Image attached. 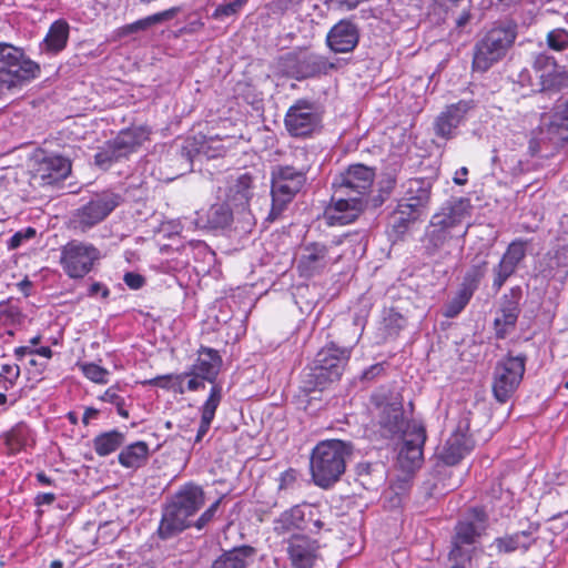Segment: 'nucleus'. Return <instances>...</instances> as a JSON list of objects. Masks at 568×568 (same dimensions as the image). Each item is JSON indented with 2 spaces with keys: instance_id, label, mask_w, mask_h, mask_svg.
I'll use <instances>...</instances> for the list:
<instances>
[{
  "instance_id": "obj_1",
  "label": "nucleus",
  "mask_w": 568,
  "mask_h": 568,
  "mask_svg": "<svg viewBox=\"0 0 568 568\" xmlns=\"http://www.w3.org/2000/svg\"><path fill=\"white\" fill-rule=\"evenodd\" d=\"M374 178V170L363 164L349 165L335 178L332 204L325 213L331 225H345L357 219L364 209V199Z\"/></svg>"
},
{
  "instance_id": "obj_2",
  "label": "nucleus",
  "mask_w": 568,
  "mask_h": 568,
  "mask_svg": "<svg viewBox=\"0 0 568 568\" xmlns=\"http://www.w3.org/2000/svg\"><path fill=\"white\" fill-rule=\"evenodd\" d=\"M351 443L339 439L320 442L310 458L311 475L314 484L329 488L336 484L346 469V462L352 456Z\"/></svg>"
},
{
  "instance_id": "obj_3",
  "label": "nucleus",
  "mask_w": 568,
  "mask_h": 568,
  "mask_svg": "<svg viewBox=\"0 0 568 568\" xmlns=\"http://www.w3.org/2000/svg\"><path fill=\"white\" fill-rule=\"evenodd\" d=\"M39 73L40 65L27 57L21 48L0 42V92L21 87Z\"/></svg>"
},
{
  "instance_id": "obj_4",
  "label": "nucleus",
  "mask_w": 568,
  "mask_h": 568,
  "mask_svg": "<svg viewBox=\"0 0 568 568\" xmlns=\"http://www.w3.org/2000/svg\"><path fill=\"white\" fill-rule=\"evenodd\" d=\"M488 526V517L480 508H471L455 526L449 561L466 562L471 558L480 537Z\"/></svg>"
},
{
  "instance_id": "obj_5",
  "label": "nucleus",
  "mask_w": 568,
  "mask_h": 568,
  "mask_svg": "<svg viewBox=\"0 0 568 568\" xmlns=\"http://www.w3.org/2000/svg\"><path fill=\"white\" fill-rule=\"evenodd\" d=\"M372 403L379 410V432L385 438L405 435L412 430L404 418L403 403L399 394L382 387L372 395Z\"/></svg>"
},
{
  "instance_id": "obj_6",
  "label": "nucleus",
  "mask_w": 568,
  "mask_h": 568,
  "mask_svg": "<svg viewBox=\"0 0 568 568\" xmlns=\"http://www.w3.org/2000/svg\"><path fill=\"white\" fill-rule=\"evenodd\" d=\"M516 38L514 27H497L489 30L476 44L473 68L485 72L498 62L511 47Z\"/></svg>"
},
{
  "instance_id": "obj_7",
  "label": "nucleus",
  "mask_w": 568,
  "mask_h": 568,
  "mask_svg": "<svg viewBox=\"0 0 568 568\" xmlns=\"http://www.w3.org/2000/svg\"><path fill=\"white\" fill-rule=\"evenodd\" d=\"M304 169L278 165L272 171V210L270 219L275 220L305 183Z\"/></svg>"
},
{
  "instance_id": "obj_8",
  "label": "nucleus",
  "mask_w": 568,
  "mask_h": 568,
  "mask_svg": "<svg viewBox=\"0 0 568 568\" xmlns=\"http://www.w3.org/2000/svg\"><path fill=\"white\" fill-rule=\"evenodd\" d=\"M348 358V348H339L335 344L322 348L310 367L308 383L314 387H324L339 379Z\"/></svg>"
},
{
  "instance_id": "obj_9",
  "label": "nucleus",
  "mask_w": 568,
  "mask_h": 568,
  "mask_svg": "<svg viewBox=\"0 0 568 568\" xmlns=\"http://www.w3.org/2000/svg\"><path fill=\"white\" fill-rule=\"evenodd\" d=\"M432 183L412 179L404 184V193L393 217L398 225L416 220L430 202Z\"/></svg>"
},
{
  "instance_id": "obj_10",
  "label": "nucleus",
  "mask_w": 568,
  "mask_h": 568,
  "mask_svg": "<svg viewBox=\"0 0 568 568\" xmlns=\"http://www.w3.org/2000/svg\"><path fill=\"white\" fill-rule=\"evenodd\" d=\"M526 356H507L495 367L493 393L496 399L505 403L519 386L525 373Z\"/></svg>"
},
{
  "instance_id": "obj_11",
  "label": "nucleus",
  "mask_w": 568,
  "mask_h": 568,
  "mask_svg": "<svg viewBox=\"0 0 568 568\" xmlns=\"http://www.w3.org/2000/svg\"><path fill=\"white\" fill-rule=\"evenodd\" d=\"M121 201V195L111 191L95 194L87 204L73 213L72 223L74 227L82 232L93 227L106 219L120 205Z\"/></svg>"
},
{
  "instance_id": "obj_12",
  "label": "nucleus",
  "mask_w": 568,
  "mask_h": 568,
  "mask_svg": "<svg viewBox=\"0 0 568 568\" xmlns=\"http://www.w3.org/2000/svg\"><path fill=\"white\" fill-rule=\"evenodd\" d=\"M99 257L100 253L92 244L71 241L61 250L60 264L71 278H82Z\"/></svg>"
},
{
  "instance_id": "obj_13",
  "label": "nucleus",
  "mask_w": 568,
  "mask_h": 568,
  "mask_svg": "<svg viewBox=\"0 0 568 568\" xmlns=\"http://www.w3.org/2000/svg\"><path fill=\"white\" fill-rule=\"evenodd\" d=\"M318 108L304 99L297 100L285 114L284 124L292 136L304 138L311 135L321 123Z\"/></svg>"
},
{
  "instance_id": "obj_14",
  "label": "nucleus",
  "mask_w": 568,
  "mask_h": 568,
  "mask_svg": "<svg viewBox=\"0 0 568 568\" xmlns=\"http://www.w3.org/2000/svg\"><path fill=\"white\" fill-rule=\"evenodd\" d=\"M332 248V246L318 242L305 244L301 250L297 262L301 275L305 277L314 276L328 265L336 263L341 255H334Z\"/></svg>"
},
{
  "instance_id": "obj_15",
  "label": "nucleus",
  "mask_w": 568,
  "mask_h": 568,
  "mask_svg": "<svg viewBox=\"0 0 568 568\" xmlns=\"http://www.w3.org/2000/svg\"><path fill=\"white\" fill-rule=\"evenodd\" d=\"M71 173V161L58 154L43 155L34 160L33 178L42 185H52Z\"/></svg>"
},
{
  "instance_id": "obj_16",
  "label": "nucleus",
  "mask_w": 568,
  "mask_h": 568,
  "mask_svg": "<svg viewBox=\"0 0 568 568\" xmlns=\"http://www.w3.org/2000/svg\"><path fill=\"white\" fill-rule=\"evenodd\" d=\"M528 241L515 240L513 241L506 252L503 254L499 263L493 268V287L497 292L505 282L516 272L518 265L526 257Z\"/></svg>"
},
{
  "instance_id": "obj_17",
  "label": "nucleus",
  "mask_w": 568,
  "mask_h": 568,
  "mask_svg": "<svg viewBox=\"0 0 568 568\" xmlns=\"http://www.w3.org/2000/svg\"><path fill=\"white\" fill-rule=\"evenodd\" d=\"M425 440V428L413 424L412 430L404 435V443L398 454V462L403 469L410 471L420 466Z\"/></svg>"
},
{
  "instance_id": "obj_18",
  "label": "nucleus",
  "mask_w": 568,
  "mask_h": 568,
  "mask_svg": "<svg viewBox=\"0 0 568 568\" xmlns=\"http://www.w3.org/2000/svg\"><path fill=\"white\" fill-rule=\"evenodd\" d=\"M470 201L468 199H458L445 206L442 212L432 217L430 226L440 227L453 233H458L459 230H468L463 226V222L470 215Z\"/></svg>"
},
{
  "instance_id": "obj_19",
  "label": "nucleus",
  "mask_w": 568,
  "mask_h": 568,
  "mask_svg": "<svg viewBox=\"0 0 568 568\" xmlns=\"http://www.w3.org/2000/svg\"><path fill=\"white\" fill-rule=\"evenodd\" d=\"M471 108L470 101H459L448 105L435 120V134L446 140L454 138L457 128Z\"/></svg>"
},
{
  "instance_id": "obj_20",
  "label": "nucleus",
  "mask_w": 568,
  "mask_h": 568,
  "mask_svg": "<svg viewBox=\"0 0 568 568\" xmlns=\"http://www.w3.org/2000/svg\"><path fill=\"white\" fill-rule=\"evenodd\" d=\"M287 552L294 568H313L318 556V545L307 536L294 535L288 540Z\"/></svg>"
},
{
  "instance_id": "obj_21",
  "label": "nucleus",
  "mask_w": 568,
  "mask_h": 568,
  "mask_svg": "<svg viewBox=\"0 0 568 568\" xmlns=\"http://www.w3.org/2000/svg\"><path fill=\"white\" fill-rule=\"evenodd\" d=\"M326 41L334 52H351L358 43V30L354 23L342 20L331 29Z\"/></svg>"
},
{
  "instance_id": "obj_22",
  "label": "nucleus",
  "mask_w": 568,
  "mask_h": 568,
  "mask_svg": "<svg viewBox=\"0 0 568 568\" xmlns=\"http://www.w3.org/2000/svg\"><path fill=\"white\" fill-rule=\"evenodd\" d=\"M222 366V358L217 351L209 347H201L197 352V358L192 365L186 375H196L201 379L214 383L220 368Z\"/></svg>"
},
{
  "instance_id": "obj_23",
  "label": "nucleus",
  "mask_w": 568,
  "mask_h": 568,
  "mask_svg": "<svg viewBox=\"0 0 568 568\" xmlns=\"http://www.w3.org/2000/svg\"><path fill=\"white\" fill-rule=\"evenodd\" d=\"M192 525L190 516L179 509L173 503L166 505L158 529L161 539H170Z\"/></svg>"
},
{
  "instance_id": "obj_24",
  "label": "nucleus",
  "mask_w": 568,
  "mask_h": 568,
  "mask_svg": "<svg viewBox=\"0 0 568 568\" xmlns=\"http://www.w3.org/2000/svg\"><path fill=\"white\" fill-rule=\"evenodd\" d=\"M254 194L253 176L248 173L232 176L229 181L226 202L244 210Z\"/></svg>"
},
{
  "instance_id": "obj_25",
  "label": "nucleus",
  "mask_w": 568,
  "mask_h": 568,
  "mask_svg": "<svg viewBox=\"0 0 568 568\" xmlns=\"http://www.w3.org/2000/svg\"><path fill=\"white\" fill-rule=\"evenodd\" d=\"M520 294L511 292L510 296L505 295L500 308V315L495 318L496 334L499 338H504L515 325L520 313L519 308Z\"/></svg>"
},
{
  "instance_id": "obj_26",
  "label": "nucleus",
  "mask_w": 568,
  "mask_h": 568,
  "mask_svg": "<svg viewBox=\"0 0 568 568\" xmlns=\"http://www.w3.org/2000/svg\"><path fill=\"white\" fill-rule=\"evenodd\" d=\"M463 429L460 424L457 432L447 439L440 453V458L447 465L457 464L473 448L470 437Z\"/></svg>"
},
{
  "instance_id": "obj_27",
  "label": "nucleus",
  "mask_w": 568,
  "mask_h": 568,
  "mask_svg": "<svg viewBox=\"0 0 568 568\" xmlns=\"http://www.w3.org/2000/svg\"><path fill=\"white\" fill-rule=\"evenodd\" d=\"M149 132L144 128H132L121 131L113 140V148H115L118 155L121 159L128 158L131 153L135 152L139 146L148 139Z\"/></svg>"
},
{
  "instance_id": "obj_28",
  "label": "nucleus",
  "mask_w": 568,
  "mask_h": 568,
  "mask_svg": "<svg viewBox=\"0 0 568 568\" xmlns=\"http://www.w3.org/2000/svg\"><path fill=\"white\" fill-rule=\"evenodd\" d=\"M171 503L187 516L193 517L205 503L204 493L199 486L186 485L176 493Z\"/></svg>"
},
{
  "instance_id": "obj_29",
  "label": "nucleus",
  "mask_w": 568,
  "mask_h": 568,
  "mask_svg": "<svg viewBox=\"0 0 568 568\" xmlns=\"http://www.w3.org/2000/svg\"><path fill=\"white\" fill-rule=\"evenodd\" d=\"M547 128V135L552 141L568 140V99L556 104L554 113L550 115Z\"/></svg>"
},
{
  "instance_id": "obj_30",
  "label": "nucleus",
  "mask_w": 568,
  "mask_h": 568,
  "mask_svg": "<svg viewBox=\"0 0 568 568\" xmlns=\"http://www.w3.org/2000/svg\"><path fill=\"white\" fill-rule=\"evenodd\" d=\"M336 65L329 62L327 58L317 53H306L297 61L296 73L301 78H311L318 74H326Z\"/></svg>"
},
{
  "instance_id": "obj_31",
  "label": "nucleus",
  "mask_w": 568,
  "mask_h": 568,
  "mask_svg": "<svg viewBox=\"0 0 568 568\" xmlns=\"http://www.w3.org/2000/svg\"><path fill=\"white\" fill-rule=\"evenodd\" d=\"M178 12H179V8H170L162 12L151 14V16L140 19L133 23L123 26L122 28L119 29V36L125 37L131 33L146 31L154 26L161 24L165 21L173 19Z\"/></svg>"
},
{
  "instance_id": "obj_32",
  "label": "nucleus",
  "mask_w": 568,
  "mask_h": 568,
  "mask_svg": "<svg viewBox=\"0 0 568 568\" xmlns=\"http://www.w3.org/2000/svg\"><path fill=\"white\" fill-rule=\"evenodd\" d=\"M532 542L534 538L531 537V532L523 530L513 535L498 537L494 540L491 546L497 549L498 554H509L516 550L526 551Z\"/></svg>"
},
{
  "instance_id": "obj_33",
  "label": "nucleus",
  "mask_w": 568,
  "mask_h": 568,
  "mask_svg": "<svg viewBox=\"0 0 568 568\" xmlns=\"http://www.w3.org/2000/svg\"><path fill=\"white\" fill-rule=\"evenodd\" d=\"M69 29L67 21H54L42 42V50L50 53H58L62 51L69 39Z\"/></svg>"
},
{
  "instance_id": "obj_34",
  "label": "nucleus",
  "mask_w": 568,
  "mask_h": 568,
  "mask_svg": "<svg viewBox=\"0 0 568 568\" xmlns=\"http://www.w3.org/2000/svg\"><path fill=\"white\" fill-rule=\"evenodd\" d=\"M253 554L254 549L250 546L234 548L216 558L211 568H246Z\"/></svg>"
},
{
  "instance_id": "obj_35",
  "label": "nucleus",
  "mask_w": 568,
  "mask_h": 568,
  "mask_svg": "<svg viewBox=\"0 0 568 568\" xmlns=\"http://www.w3.org/2000/svg\"><path fill=\"white\" fill-rule=\"evenodd\" d=\"M221 398H222L221 387L217 385H214L211 388L209 398L206 399V402L204 403V405L202 407L201 423H200V427L196 433L195 443L201 442L202 438L206 435V433L211 426V423L214 418L216 408L220 405Z\"/></svg>"
},
{
  "instance_id": "obj_36",
  "label": "nucleus",
  "mask_w": 568,
  "mask_h": 568,
  "mask_svg": "<svg viewBox=\"0 0 568 568\" xmlns=\"http://www.w3.org/2000/svg\"><path fill=\"white\" fill-rule=\"evenodd\" d=\"M148 455V444L144 442H136L125 447L119 454V462L126 468H138L146 462Z\"/></svg>"
},
{
  "instance_id": "obj_37",
  "label": "nucleus",
  "mask_w": 568,
  "mask_h": 568,
  "mask_svg": "<svg viewBox=\"0 0 568 568\" xmlns=\"http://www.w3.org/2000/svg\"><path fill=\"white\" fill-rule=\"evenodd\" d=\"M488 270V262L485 257H476L464 276L462 291L473 296Z\"/></svg>"
},
{
  "instance_id": "obj_38",
  "label": "nucleus",
  "mask_w": 568,
  "mask_h": 568,
  "mask_svg": "<svg viewBox=\"0 0 568 568\" xmlns=\"http://www.w3.org/2000/svg\"><path fill=\"white\" fill-rule=\"evenodd\" d=\"M303 520L304 514L302 509L300 507H293L281 514V516L274 520L273 530L276 535L283 536L300 528Z\"/></svg>"
},
{
  "instance_id": "obj_39",
  "label": "nucleus",
  "mask_w": 568,
  "mask_h": 568,
  "mask_svg": "<svg viewBox=\"0 0 568 568\" xmlns=\"http://www.w3.org/2000/svg\"><path fill=\"white\" fill-rule=\"evenodd\" d=\"M430 231L428 233V246L427 250L430 253H435L443 248L446 244H448L453 240H462L467 234V229L459 230L458 233H453L446 230H442L440 227L430 226Z\"/></svg>"
},
{
  "instance_id": "obj_40",
  "label": "nucleus",
  "mask_w": 568,
  "mask_h": 568,
  "mask_svg": "<svg viewBox=\"0 0 568 568\" xmlns=\"http://www.w3.org/2000/svg\"><path fill=\"white\" fill-rule=\"evenodd\" d=\"M549 274L556 275L562 273L564 276L568 273V244L561 245L546 255V268Z\"/></svg>"
},
{
  "instance_id": "obj_41",
  "label": "nucleus",
  "mask_w": 568,
  "mask_h": 568,
  "mask_svg": "<svg viewBox=\"0 0 568 568\" xmlns=\"http://www.w3.org/2000/svg\"><path fill=\"white\" fill-rule=\"evenodd\" d=\"M124 442V435L118 430H111L99 435L94 439V450L100 456H106L116 450Z\"/></svg>"
},
{
  "instance_id": "obj_42",
  "label": "nucleus",
  "mask_w": 568,
  "mask_h": 568,
  "mask_svg": "<svg viewBox=\"0 0 568 568\" xmlns=\"http://www.w3.org/2000/svg\"><path fill=\"white\" fill-rule=\"evenodd\" d=\"M229 205L230 204L226 202V204H215L211 206L207 215V223L211 227H224L231 222L232 214Z\"/></svg>"
},
{
  "instance_id": "obj_43",
  "label": "nucleus",
  "mask_w": 568,
  "mask_h": 568,
  "mask_svg": "<svg viewBox=\"0 0 568 568\" xmlns=\"http://www.w3.org/2000/svg\"><path fill=\"white\" fill-rule=\"evenodd\" d=\"M120 160V155H118L115 148H113L110 141L94 155V163L103 170L109 169L114 162Z\"/></svg>"
},
{
  "instance_id": "obj_44",
  "label": "nucleus",
  "mask_w": 568,
  "mask_h": 568,
  "mask_svg": "<svg viewBox=\"0 0 568 568\" xmlns=\"http://www.w3.org/2000/svg\"><path fill=\"white\" fill-rule=\"evenodd\" d=\"M546 43L551 50L565 51L568 49V30L564 28L552 29L547 33Z\"/></svg>"
},
{
  "instance_id": "obj_45",
  "label": "nucleus",
  "mask_w": 568,
  "mask_h": 568,
  "mask_svg": "<svg viewBox=\"0 0 568 568\" xmlns=\"http://www.w3.org/2000/svg\"><path fill=\"white\" fill-rule=\"evenodd\" d=\"M20 376V367L16 364H4L0 372V383L3 389L12 388Z\"/></svg>"
},
{
  "instance_id": "obj_46",
  "label": "nucleus",
  "mask_w": 568,
  "mask_h": 568,
  "mask_svg": "<svg viewBox=\"0 0 568 568\" xmlns=\"http://www.w3.org/2000/svg\"><path fill=\"white\" fill-rule=\"evenodd\" d=\"M81 368H82L83 374L92 382L101 383V384H104L108 382L106 376H108L109 372L106 369L100 367L99 365L89 363V364H83L81 366Z\"/></svg>"
},
{
  "instance_id": "obj_47",
  "label": "nucleus",
  "mask_w": 568,
  "mask_h": 568,
  "mask_svg": "<svg viewBox=\"0 0 568 568\" xmlns=\"http://www.w3.org/2000/svg\"><path fill=\"white\" fill-rule=\"evenodd\" d=\"M534 68L536 71L541 72L540 78L550 75L556 68V61L552 57L540 53L535 58Z\"/></svg>"
},
{
  "instance_id": "obj_48",
  "label": "nucleus",
  "mask_w": 568,
  "mask_h": 568,
  "mask_svg": "<svg viewBox=\"0 0 568 568\" xmlns=\"http://www.w3.org/2000/svg\"><path fill=\"white\" fill-rule=\"evenodd\" d=\"M470 295L460 290L459 294L447 305L445 315L447 317H455L467 305Z\"/></svg>"
},
{
  "instance_id": "obj_49",
  "label": "nucleus",
  "mask_w": 568,
  "mask_h": 568,
  "mask_svg": "<svg viewBox=\"0 0 568 568\" xmlns=\"http://www.w3.org/2000/svg\"><path fill=\"white\" fill-rule=\"evenodd\" d=\"M21 313L19 308L10 302L0 303V320L6 322L16 323L20 320Z\"/></svg>"
},
{
  "instance_id": "obj_50",
  "label": "nucleus",
  "mask_w": 568,
  "mask_h": 568,
  "mask_svg": "<svg viewBox=\"0 0 568 568\" xmlns=\"http://www.w3.org/2000/svg\"><path fill=\"white\" fill-rule=\"evenodd\" d=\"M36 236V230L33 227H28L24 231H19L14 233L8 242L9 250H17L20 247L24 240H30Z\"/></svg>"
},
{
  "instance_id": "obj_51",
  "label": "nucleus",
  "mask_w": 568,
  "mask_h": 568,
  "mask_svg": "<svg viewBox=\"0 0 568 568\" xmlns=\"http://www.w3.org/2000/svg\"><path fill=\"white\" fill-rule=\"evenodd\" d=\"M241 8L242 7L235 0L225 4H221L214 10L213 18L219 19L233 16L237 13Z\"/></svg>"
},
{
  "instance_id": "obj_52",
  "label": "nucleus",
  "mask_w": 568,
  "mask_h": 568,
  "mask_svg": "<svg viewBox=\"0 0 568 568\" xmlns=\"http://www.w3.org/2000/svg\"><path fill=\"white\" fill-rule=\"evenodd\" d=\"M220 506V499L213 503L194 523V526L201 530L203 529L215 516V513Z\"/></svg>"
},
{
  "instance_id": "obj_53",
  "label": "nucleus",
  "mask_w": 568,
  "mask_h": 568,
  "mask_svg": "<svg viewBox=\"0 0 568 568\" xmlns=\"http://www.w3.org/2000/svg\"><path fill=\"white\" fill-rule=\"evenodd\" d=\"M357 476L359 477L362 485H368L367 477L372 476L377 471L376 466L369 463H359L356 467Z\"/></svg>"
},
{
  "instance_id": "obj_54",
  "label": "nucleus",
  "mask_w": 568,
  "mask_h": 568,
  "mask_svg": "<svg viewBox=\"0 0 568 568\" xmlns=\"http://www.w3.org/2000/svg\"><path fill=\"white\" fill-rule=\"evenodd\" d=\"M124 283L133 290H139L144 284V277L140 274L129 272L123 277Z\"/></svg>"
},
{
  "instance_id": "obj_55",
  "label": "nucleus",
  "mask_w": 568,
  "mask_h": 568,
  "mask_svg": "<svg viewBox=\"0 0 568 568\" xmlns=\"http://www.w3.org/2000/svg\"><path fill=\"white\" fill-rule=\"evenodd\" d=\"M296 480V471L293 469H288L284 471L280 477L278 489H286L291 487Z\"/></svg>"
},
{
  "instance_id": "obj_56",
  "label": "nucleus",
  "mask_w": 568,
  "mask_h": 568,
  "mask_svg": "<svg viewBox=\"0 0 568 568\" xmlns=\"http://www.w3.org/2000/svg\"><path fill=\"white\" fill-rule=\"evenodd\" d=\"M172 378H173L172 374L171 375H162V376H156L152 379L145 381L144 384L154 385V386H159L161 388L170 389L171 384H172Z\"/></svg>"
},
{
  "instance_id": "obj_57",
  "label": "nucleus",
  "mask_w": 568,
  "mask_h": 568,
  "mask_svg": "<svg viewBox=\"0 0 568 568\" xmlns=\"http://www.w3.org/2000/svg\"><path fill=\"white\" fill-rule=\"evenodd\" d=\"M176 160L182 163V168L178 174H184L186 171L191 169V158L190 152L185 149L181 150V152L176 153Z\"/></svg>"
},
{
  "instance_id": "obj_58",
  "label": "nucleus",
  "mask_w": 568,
  "mask_h": 568,
  "mask_svg": "<svg viewBox=\"0 0 568 568\" xmlns=\"http://www.w3.org/2000/svg\"><path fill=\"white\" fill-rule=\"evenodd\" d=\"M101 399L108 403H112L115 406L123 405V399L118 395L116 390L113 388H109L101 396Z\"/></svg>"
},
{
  "instance_id": "obj_59",
  "label": "nucleus",
  "mask_w": 568,
  "mask_h": 568,
  "mask_svg": "<svg viewBox=\"0 0 568 568\" xmlns=\"http://www.w3.org/2000/svg\"><path fill=\"white\" fill-rule=\"evenodd\" d=\"M186 377V372L182 374L173 375L171 389H173L175 393L183 394L184 387H183V381Z\"/></svg>"
},
{
  "instance_id": "obj_60",
  "label": "nucleus",
  "mask_w": 568,
  "mask_h": 568,
  "mask_svg": "<svg viewBox=\"0 0 568 568\" xmlns=\"http://www.w3.org/2000/svg\"><path fill=\"white\" fill-rule=\"evenodd\" d=\"M98 293H100L103 298H106L110 294V291L106 286H104L101 283H93L89 288V294L93 296L97 295Z\"/></svg>"
},
{
  "instance_id": "obj_61",
  "label": "nucleus",
  "mask_w": 568,
  "mask_h": 568,
  "mask_svg": "<svg viewBox=\"0 0 568 568\" xmlns=\"http://www.w3.org/2000/svg\"><path fill=\"white\" fill-rule=\"evenodd\" d=\"M186 377H191L187 382V389L189 390H196L199 388H203L204 387V381L205 379H201L200 376H196V375H186Z\"/></svg>"
},
{
  "instance_id": "obj_62",
  "label": "nucleus",
  "mask_w": 568,
  "mask_h": 568,
  "mask_svg": "<svg viewBox=\"0 0 568 568\" xmlns=\"http://www.w3.org/2000/svg\"><path fill=\"white\" fill-rule=\"evenodd\" d=\"M55 500V495L52 493H43L39 494L36 497V504L37 505H51Z\"/></svg>"
},
{
  "instance_id": "obj_63",
  "label": "nucleus",
  "mask_w": 568,
  "mask_h": 568,
  "mask_svg": "<svg viewBox=\"0 0 568 568\" xmlns=\"http://www.w3.org/2000/svg\"><path fill=\"white\" fill-rule=\"evenodd\" d=\"M468 174L467 168H462L458 171H456L454 176V182L458 185H464L466 183V176Z\"/></svg>"
},
{
  "instance_id": "obj_64",
  "label": "nucleus",
  "mask_w": 568,
  "mask_h": 568,
  "mask_svg": "<svg viewBox=\"0 0 568 568\" xmlns=\"http://www.w3.org/2000/svg\"><path fill=\"white\" fill-rule=\"evenodd\" d=\"M97 415H98V410L97 409H94V408H87L84 414H83L82 422L87 425V424H89V420L91 418H94Z\"/></svg>"
}]
</instances>
